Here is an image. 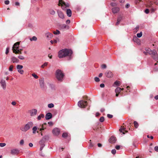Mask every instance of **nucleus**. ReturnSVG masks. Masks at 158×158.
Segmentation results:
<instances>
[{"label": "nucleus", "mask_w": 158, "mask_h": 158, "mask_svg": "<svg viewBox=\"0 0 158 158\" xmlns=\"http://www.w3.org/2000/svg\"><path fill=\"white\" fill-rule=\"evenodd\" d=\"M59 4L62 5H64L66 7H69V5L68 3H66L64 1H62V0H60L59 1Z\"/></svg>", "instance_id": "obj_19"}, {"label": "nucleus", "mask_w": 158, "mask_h": 158, "mask_svg": "<svg viewBox=\"0 0 158 158\" xmlns=\"http://www.w3.org/2000/svg\"><path fill=\"white\" fill-rule=\"evenodd\" d=\"M119 131L123 133V134H125L124 131H125L126 132L127 131L125 130V129L123 128H120L119 129Z\"/></svg>", "instance_id": "obj_34"}, {"label": "nucleus", "mask_w": 158, "mask_h": 158, "mask_svg": "<svg viewBox=\"0 0 158 158\" xmlns=\"http://www.w3.org/2000/svg\"><path fill=\"white\" fill-rule=\"evenodd\" d=\"M145 51L147 52V53L150 54L151 55L152 53H153L155 54L156 53V50H153L152 51L150 48H145Z\"/></svg>", "instance_id": "obj_11"}, {"label": "nucleus", "mask_w": 158, "mask_h": 158, "mask_svg": "<svg viewBox=\"0 0 158 158\" xmlns=\"http://www.w3.org/2000/svg\"><path fill=\"white\" fill-rule=\"evenodd\" d=\"M60 131V130L58 128H56L52 130V133L54 135H57L59 134Z\"/></svg>", "instance_id": "obj_9"}, {"label": "nucleus", "mask_w": 158, "mask_h": 158, "mask_svg": "<svg viewBox=\"0 0 158 158\" xmlns=\"http://www.w3.org/2000/svg\"><path fill=\"white\" fill-rule=\"evenodd\" d=\"M49 138V136L48 135H45L42 138V140H43L44 141L46 140H48Z\"/></svg>", "instance_id": "obj_32"}, {"label": "nucleus", "mask_w": 158, "mask_h": 158, "mask_svg": "<svg viewBox=\"0 0 158 158\" xmlns=\"http://www.w3.org/2000/svg\"><path fill=\"white\" fill-rule=\"evenodd\" d=\"M19 42H17L15 43L13 46L12 49L13 52L15 54H21V52L19 49Z\"/></svg>", "instance_id": "obj_4"}, {"label": "nucleus", "mask_w": 158, "mask_h": 158, "mask_svg": "<svg viewBox=\"0 0 158 158\" xmlns=\"http://www.w3.org/2000/svg\"><path fill=\"white\" fill-rule=\"evenodd\" d=\"M104 120V117H102L99 119V121L101 122H103Z\"/></svg>", "instance_id": "obj_44"}, {"label": "nucleus", "mask_w": 158, "mask_h": 158, "mask_svg": "<svg viewBox=\"0 0 158 158\" xmlns=\"http://www.w3.org/2000/svg\"><path fill=\"white\" fill-rule=\"evenodd\" d=\"M45 141L41 139L40 142L39 143L40 145H45L44 144Z\"/></svg>", "instance_id": "obj_40"}, {"label": "nucleus", "mask_w": 158, "mask_h": 158, "mask_svg": "<svg viewBox=\"0 0 158 158\" xmlns=\"http://www.w3.org/2000/svg\"><path fill=\"white\" fill-rule=\"evenodd\" d=\"M111 153L113 154H115L116 153V150L115 149H113L111 151Z\"/></svg>", "instance_id": "obj_51"}, {"label": "nucleus", "mask_w": 158, "mask_h": 158, "mask_svg": "<svg viewBox=\"0 0 158 158\" xmlns=\"http://www.w3.org/2000/svg\"><path fill=\"white\" fill-rule=\"evenodd\" d=\"M66 13L67 16L69 17H71L72 15V11L70 9H68L66 10Z\"/></svg>", "instance_id": "obj_22"}, {"label": "nucleus", "mask_w": 158, "mask_h": 158, "mask_svg": "<svg viewBox=\"0 0 158 158\" xmlns=\"http://www.w3.org/2000/svg\"><path fill=\"white\" fill-rule=\"evenodd\" d=\"M47 124V123H44L43 124L41 128H40V127H38V129L40 130V131L42 132L43 130H44L45 129H46V127L44 126L45 125H46Z\"/></svg>", "instance_id": "obj_20"}, {"label": "nucleus", "mask_w": 158, "mask_h": 158, "mask_svg": "<svg viewBox=\"0 0 158 158\" xmlns=\"http://www.w3.org/2000/svg\"><path fill=\"white\" fill-rule=\"evenodd\" d=\"M23 67L22 65L19 64L17 65L16 66V68L18 72L21 74H23L24 73L23 70L22 69Z\"/></svg>", "instance_id": "obj_7"}, {"label": "nucleus", "mask_w": 158, "mask_h": 158, "mask_svg": "<svg viewBox=\"0 0 158 158\" xmlns=\"http://www.w3.org/2000/svg\"><path fill=\"white\" fill-rule=\"evenodd\" d=\"M48 124L50 126H52L53 125V123L52 122H50L48 123Z\"/></svg>", "instance_id": "obj_56"}, {"label": "nucleus", "mask_w": 158, "mask_h": 158, "mask_svg": "<svg viewBox=\"0 0 158 158\" xmlns=\"http://www.w3.org/2000/svg\"><path fill=\"white\" fill-rule=\"evenodd\" d=\"M142 32H141L139 33H137V36L138 38H140L142 36Z\"/></svg>", "instance_id": "obj_39"}, {"label": "nucleus", "mask_w": 158, "mask_h": 158, "mask_svg": "<svg viewBox=\"0 0 158 158\" xmlns=\"http://www.w3.org/2000/svg\"><path fill=\"white\" fill-rule=\"evenodd\" d=\"M18 57L19 59L22 60H24V57L22 56H18Z\"/></svg>", "instance_id": "obj_48"}, {"label": "nucleus", "mask_w": 158, "mask_h": 158, "mask_svg": "<svg viewBox=\"0 0 158 158\" xmlns=\"http://www.w3.org/2000/svg\"><path fill=\"white\" fill-rule=\"evenodd\" d=\"M68 133H64L62 135V137L63 138H65L66 137Z\"/></svg>", "instance_id": "obj_42"}, {"label": "nucleus", "mask_w": 158, "mask_h": 158, "mask_svg": "<svg viewBox=\"0 0 158 158\" xmlns=\"http://www.w3.org/2000/svg\"><path fill=\"white\" fill-rule=\"evenodd\" d=\"M122 16H119L118 18L117 22L116 23V25H118L119 24L120 22L122 20Z\"/></svg>", "instance_id": "obj_24"}, {"label": "nucleus", "mask_w": 158, "mask_h": 158, "mask_svg": "<svg viewBox=\"0 0 158 158\" xmlns=\"http://www.w3.org/2000/svg\"><path fill=\"white\" fill-rule=\"evenodd\" d=\"M120 85V81H116L114 83V85H113V86H114V85H115L116 86H119Z\"/></svg>", "instance_id": "obj_30"}, {"label": "nucleus", "mask_w": 158, "mask_h": 158, "mask_svg": "<svg viewBox=\"0 0 158 158\" xmlns=\"http://www.w3.org/2000/svg\"><path fill=\"white\" fill-rule=\"evenodd\" d=\"M70 23V20H67L66 22V24H69Z\"/></svg>", "instance_id": "obj_63"}, {"label": "nucleus", "mask_w": 158, "mask_h": 158, "mask_svg": "<svg viewBox=\"0 0 158 158\" xmlns=\"http://www.w3.org/2000/svg\"><path fill=\"white\" fill-rule=\"evenodd\" d=\"M107 116L108 118H112L113 115L111 114H107Z\"/></svg>", "instance_id": "obj_54"}, {"label": "nucleus", "mask_w": 158, "mask_h": 158, "mask_svg": "<svg viewBox=\"0 0 158 158\" xmlns=\"http://www.w3.org/2000/svg\"><path fill=\"white\" fill-rule=\"evenodd\" d=\"M48 107L49 108H52L54 106V105L53 103H50L48 105Z\"/></svg>", "instance_id": "obj_38"}, {"label": "nucleus", "mask_w": 158, "mask_h": 158, "mask_svg": "<svg viewBox=\"0 0 158 158\" xmlns=\"http://www.w3.org/2000/svg\"><path fill=\"white\" fill-rule=\"evenodd\" d=\"M11 104L13 106H15L16 105V102L15 101H13L11 102Z\"/></svg>", "instance_id": "obj_61"}, {"label": "nucleus", "mask_w": 158, "mask_h": 158, "mask_svg": "<svg viewBox=\"0 0 158 158\" xmlns=\"http://www.w3.org/2000/svg\"><path fill=\"white\" fill-rule=\"evenodd\" d=\"M13 66L12 65H11L9 67V70L10 71H13Z\"/></svg>", "instance_id": "obj_47"}, {"label": "nucleus", "mask_w": 158, "mask_h": 158, "mask_svg": "<svg viewBox=\"0 0 158 158\" xmlns=\"http://www.w3.org/2000/svg\"><path fill=\"white\" fill-rule=\"evenodd\" d=\"M11 60L14 63H18L19 62V60L16 58L13 57L11 58Z\"/></svg>", "instance_id": "obj_23"}, {"label": "nucleus", "mask_w": 158, "mask_h": 158, "mask_svg": "<svg viewBox=\"0 0 158 158\" xmlns=\"http://www.w3.org/2000/svg\"><path fill=\"white\" fill-rule=\"evenodd\" d=\"M52 117V114L51 113H47L45 116V118L47 120L51 119Z\"/></svg>", "instance_id": "obj_18"}, {"label": "nucleus", "mask_w": 158, "mask_h": 158, "mask_svg": "<svg viewBox=\"0 0 158 158\" xmlns=\"http://www.w3.org/2000/svg\"><path fill=\"white\" fill-rule=\"evenodd\" d=\"M40 150L41 151L43 149V148L45 146V145H40Z\"/></svg>", "instance_id": "obj_50"}, {"label": "nucleus", "mask_w": 158, "mask_h": 158, "mask_svg": "<svg viewBox=\"0 0 158 158\" xmlns=\"http://www.w3.org/2000/svg\"><path fill=\"white\" fill-rule=\"evenodd\" d=\"M20 152V150L18 148H13L10 150V153L12 155H17Z\"/></svg>", "instance_id": "obj_6"}, {"label": "nucleus", "mask_w": 158, "mask_h": 158, "mask_svg": "<svg viewBox=\"0 0 158 158\" xmlns=\"http://www.w3.org/2000/svg\"><path fill=\"white\" fill-rule=\"evenodd\" d=\"M33 123L32 122H29L25 124L24 127H21L20 128V129L23 131L26 132L33 126Z\"/></svg>", "instance_id": "obj_3"}, {"label": "nucleus", "mask_w": 158, "mask_h": 158, "mask_svg": "<svg viewBox=\"0 0 158 158\" xmlns=\"http://www.w3.org/2000/svg\"><path fill=\"white\" fill-rule=\"evenodd\" d=\"M32 76L35 79H38L39 78L38 76L35 73H32Z\"/></svg>", "instance_id": "obj_37"}, {"label": "nucleus", "mask_w": 158, "mask_h": 158, "mask_svg": "<svg viewBox=\"0 0 158 158\" xmlns=\"http://www.w3.org/2000/svg\"><path fill=\"white\" fill-rule=\"evenodd\" d=\"M57 12L59 18L61 19H63L64 18V15L63 13L61 11L57 10Z\"/></svg>", "instance_id": "obj_13"}, {"label": "nucleus", "mask_w": 158, "mask_h": 158, "mask_svg": "<svg viewBox=\"0 0 158 158\" xmlns=\"http://www.w3.org/2000/svg\"><path fill=\"white\" fill-rule=\"evenodd\" d=\"M110 5H111L112 6H116V5H117V4L116 3H114V2H112V3H110Z\"/></svg>", "instance_id": "obj_53"}, {"label": "nucleus", "mask_w": 158, "mask_h": 158, "mask_svg": "<svg viewBox=\"0 0 158 158\" xmlns=\"http://www.w3.org/2000/svg\"><path fill=\"white\" fill-rule=\"evenodd\" d=\"M102 68L103 69H105L106 67V66L105 64H103L102 65Z\"/></svg>", "instance_id": "obj_52"}, {"label": "nucleus", "mask_w": 158, "mask_h": 158, "mask_svg": "<svg viewBox=\"0 0 158 158\" xmlns=\"http://www.w3.org/2000/svg\"><path fill=\"white\" fill-rule=\"evenodd\" d=\"M38 128L36 126H34V127L32 128V131L33 132L32 133L33 134H35L36 133V131L37 130V129H38Z\"/></svg>", "instance_id": "obj_27"}, {"label": "nucleus", "mask_w": 158, "mask_h": 158, "mask_svg": "<svg viewBox=\"0 0 158 158\" xmlns=\"http://www.w3.org/2000/svg\"><path fill=\"white\" fill-rule=\"evenodd\" d=\"M134 125L135 127L137 128L138 127V124L136 121L134 122Z\"/></svg>", "instance_id": "obj_41"}, {"label": "nucleus", "mask_w": 158, "mask_h": 158, "mask_svg": "<svg viewBox=\"0 0 158 158\" xmlns=\"http://www.w3.org/2000/svg\"><path fill=\"white\" fill-rule=\"evenodd\" d=\"M45 36H46L47 39L48 40L52 38L53 36V35L49 32H47L45 33Z\"/></svg>", "instance_id": "obj_12"}, {"label": "nucleus", "mask_w": 158, "mask_h": 158, "mask_svg": "<svg viewBox=\"0 0 158 158\" xmlns=\"http://www.w3.org/2000/svg\"><path fill=\"white\" fill-rule=\"evenodd\" d=\"M152 55V57L153 59L156 61L158 60V55L157 54L156 51V53L155 54L152 53L151 54Z\"/></svg>", "instance_id": "obj_16"}, {"label": "nucleus", "mask_w": 158, "mask_h": 158, "mask_svg": "<svg viewBox=\"0 0 158 158\" xmlns=\"http://www.w3.org/2000/svg\"><path fill=\"white\" fill-rule=\"evenodd\" d=\"M139 29V26H137L134 29V30H135L137 32V31H138Z\"/></svg>", "instance_id": "obj_59"}, {"label": "nucleus", "mask_w": 158, "mask_h": 158, "mask_svg": "<svg viewBox=\"0 0 158 158\" xmlns=\"http://www.w3.org/2000/svg\"><path fill=\"white\" fill-rule=\"evenodd\" d=\"M1 86L4 89H5L6 88V84L5 80H2L0 82Z\"/></svg>", "instance_id": "obj_14"}, {"label": "nucleus", "mask_w": 158, "mask_h": 158, "mask_svg": "<svg viewBox=\"0 0 158 158\" xmlns=\"http://www.w3.org/2000/svg\"><path fill=\"white\" fill-rule=\"evenodd\" d=\"M9 2H9V1H8V0H6L5 1V3L6 5L9 4Z\"/></svg>", "instance_id": "obj_60"}, {"label": "nucleus", "mask_w": 158, "mask_h": 158, "mask_svg": "<svg viewBox=\"0 0 158 158\" xmlns=\"http://www.w3.org/2000/svg\"><path fill=\"white\" fill-rule=\"evenodd\" d=\"M121 88L120 87L117 88L115 90V92L116 93H119L121 92Z\"/></svg>", "instance_id": "obj_29"}, {"label": "nucleus", "mask_w": 158, "mask_h": 158, "mask_svg": "<svg viewBox=\"0 0 158 158\" xmlns=\"http://www.w3.org/2000/svg\"><path fill=\"white\" fill-rule=\"evenodd\" d=\"M24 143V141L23 139L21 140L20 141V144L21 145H23Z\"/></svg>", "instance_id": "obj_49"}, {"label": "nucleus", "mask_w": 158, "mask_h": 158, "mask_svg": "<svg viewBox=\"0 0 158 158\" xmlns=\"http://www.w3.org/2000/svg\"><path fill=\"white\" fill-rule=\"evenodd\" d=\"M105 86V85L103 83H102V84H101L100 85V87H101V88H103Z\"/></svg>", "instance_id": "obj_62"}, {"label": "nucleus", "mask_w": 158, "mask_h": 158, "mask_svg": "<svg viewBox=\"0 0 158 158\" xmlns=\"http://www.w3.org/2000/svg\"><path fill=\"white\" fill-rule=\"evenodd\" d=\"M53 33L55 35H58L60 34V31L57 30L56 31H54Z\"/></svg>", "instance_id": "obj_36"}, {"label": "nucleus", "mask_w": 158, "mask_h": 158, "mask_svg": "<svg viewBox=\"0 0 158 158\" xmlns=\"http://www.w3.org/2000/svg\"><path fill=\"white\" fill-rule=\"evenodd\" d=\"M144 12H145L147 14H148L149 13V9H145V10L144 11Z\"/></svg>", "instance_id": "obj_58"}, {"label": "nucleus", "mask_w": 158, "mask_h": 158, "mask_svg": "<svg viewBox=\"0 0 158 158\" xmlns=\"http://www.w3.org/2000/svg\"><path fill=\"white\" fill-rule=\"evenodd\" d=\"M154 150L156 152H158V146H156L154 148Z\"/></svg>", "instance_id": "obj_57"}, {"label": "nucleus", "mask_w": 158, "mask_h": 158, "mask_svg": "<svg viewBox=\"0 0 158 158\" xmlns=\"http://www.w3.org/2000/svg\"><path fill=\"white\" fill-rule=\"evenodd\" d=\"M50 14L52 15H54L55 14V11L53 9H50L49 10Z\"/></svg>", "instance_id": "obj_26"}, {"label": "nucleus", "mask_w": 158, "mask_h": 158, "mask_svg": "<svg viewBox=\"0 0 158 158\" xmlns=\"http://www.w3.org/2000/svg\"><path fill=\"white\" fill-rule=\"evenodd\" d=\"M48 63L47 62H45L41 66V68H44L46 66Z\"/></svg>", "instance_id": "obj_33"}, {"label": "nucleus", "mask_w": 158, "mask_h": 158, "mask_svg": "<svg viewBox=\"0 0 158 158\" xmlns=\"http://www.w3.org/2000/svg\"><path fill=\"white\" fill-rule=\"evenodd\" d=\"M72 53V50L70 49H63L59 52L58 56L59 58H61L67 56H70Z\"/></svg>", "instance_id": "obj_1"}, {"label": "nucleus", "mask_w": 158, "mask_h": 158, "mask_svg": "<svg viewBox=\"0 0 158 158\" xmlns=\"http://www.w3.org/2000/svg\"><path fill=\"white\" fill-rule=\"evenodd\" d=\"M87 104V102L83 100L79 101L78 103V105L80 108H85Z\"/></svg>", "instance_id": "obj_5"}, {"label": "nucleus", "mask_w": 158, "mask_h": 158, "mask_svg": "<svg viewBox=\"0 0 158 158\" xmlns=\"http://www.w3.org/2000/svg\"><path fill=\"white\" fill-rule=\"evenodd\" d=\"M119 10V8L118 7H114L112 9V11L114 14L117 13Z\"/></svg>", "instance_id": "obj_21"}, {"label": "nucleus", "mask_w": 158, "mask_h": 158, "mask_svg": "<svg viewBox=\"0 0 158 158\" xmlns=\"http://www.w3.org/2000/svg\"><path fill=\"white\" fill-rule=\"evenodd\" d=\"M44 117V115L43 114H40L39 115L37 118V119L38 120H40L42 118H43Z\"/></svg>", "instance_id": "obj_25"}, {"label": "nucleus", "mask_w": 158, "mask_h": 158, "mask_svg": "<svg viewBox=\"0 0 158 158\" xmlns=\"http://www.w3.org/2000/svg\"><path fill=\"white\" fill-rule=\"evenodd\" d=\"M120 147L119 145H117L115 147V148L117 150H119L120 148Z\"/></svg>", "instance_id": "obj_64"}, {"label": "nucleus", "mask_w": 158, "mask_h": 158, "mask_svg": "<svg viewBox=\"0 0 158 158\" xmlns=\"http://www.w3.org/2000/svg\"><path fill=\"white\" fill-rule=\"evenodd\" d=\"M60 27L62 29H68L69 28V26L65 24L62 25Z\"/></svg>", "instance_id": "obj_28"}, {"label": "nucleus", "mask_w": 158, "mask_h": 158, "mask_svg": "<svg viewBox=\"0 0 158 158\" xmlns=\"http://www.w3.org/2000/svg\"><path fill=\"white\" fill-rule=\"evenodd\" d=\"M30 40L31 41H36L37 40V38L36 36H33L32 38H30Z\"/></svg>", "instance_id": "obj_31"}, {"label": "nucleus", "mask_w": 158, "mask_h": 158, "mask_svg": "<svg viewBox=\"0 0 158 158\" xmlns=\"http://www.w3.org/2000/svg\"><path fill=\"white\" fill-rule=\"evenodd\" d=\"M116 141V138L114 136H112L109 139V141L111 143H114Z\"/></svg>", "instance_id": "obj_17"}, {"label": "nucleus", "mask_w": 158, "mask_h": 158, "mask_svg": "<svg viewBox=\"0 0 158 158\" xmlns=\"http://www.w3.org/2000/svg\"><path fill=\"white\" fill-rule=\"evenodd\" d=\"M9 48H7L6 49V54H7L9 52Z\"/></svg>", "instance_id": "obj_55"}, {"label": "nucleus", "mask_w": 158, "mask_h": 158, "mask_svg": "<svg viewBox=\"0 0 158 158\" xmlns=\"http://www.w3.org/2000/svg\"><path fill=\"white\" fill-rule=\"evenodd\" d=\"M56 76L57 79L60 81H63L64 74L62 70L60 69H57L56 72Z\"/></svg>", "instance_id": "obj_2"}, {"label": "nucleus", "mask_w": 158, "mask_h": 158, "mask_svg": "<svg viewBox=\"0 0 158 158\" xmlns=\"http://www.w3.org/2000/svg\"><path fill=\"white\" fill-rule=\"evenodd\" d=\"M106 77L108 78H111L113 76L112 73L110 71H107L105 73Z\"/></svg>", "instance_id": "obj_10"}, {"label": "nucleus", "mask_w": 158, "mask_h": 158, "mask_svg": "<svg viewBox=\"0 0 158 158\" xmlns=\"http://www.w3.org/2000/svg\"><path fill=\"white\" fill-rule=\"evenodd\" d=\"M57 41L56 40H51L50 42L52 44H53L54 43H57Z\"/></svg>", "instance_id": "obj_46"}, {"label": "nucleus", "mask_w": 158, "mask_h": 158, "mask_svg": "<svg viewBox=\"0 0 158 158\" xmlns=\"http://www.w3.org/2000/svg\"><path fill=\"white\" fill-rule=\"evenodd\" d=\"M6 145V143H0V147H3L5 146Z\"/></svg>", "instance_id": "obj_45"}, {"label": "nucleus", "mask_w": 158, "mask_h": 158, "mask_svg": "<svg viewBox=\"0 0 158 158\" xmlns=\"http://www.w3.org/2000/svg\"><path fill=\"white\" fill-rule=\"evenodd\" d=\"M29 113L31 116H35L37 112V110L36 109H32L29 110Z\"/></svg>", "instance_id": "obj_8"}, {"label": "nucleus", "mask_w": 158, "mask_h": 158, "mask_svg": "<svg viewBox=\"0 0 158 158\" xmlns=\"http://www.w3.org/2000/svg\"><path fill=\"white\" fill-rule=\"evenodd\" d=\"M94 80L96 82H98L100 81V80L99 78L97 77H95L94 78Z\"/></svg>", "instance_id": "obj_43"}, {"label": "nucleus", "mask_w": 158, "mask_h": 158, "mask_svg": "<svg viewBox=\"0 0 158 158\" xmlns=\"http://www.w3.org/2000/svg\"><path fill=\"white\" fill-rule=\"evenodd\" d=\"M39 81L40 87L42 89L44 88V79H40Z\"/></svg>", "instance_id": "obj_15"}, {"label": "nucleus", "mask_w": 158, "mask_h": 158, "mask_svg": "<svg viewBox=\"0 0 158 158\" xmlns=\"http://www.w3.org/2000/svg\"><path fill=\"white\" fill-rule=\"evenodd\" d=\"M133 40L135 42H137L138 41H139V39L136 36L134 37Z\"/></svg>", "instance_id": "obj_35"}]
</instances>
